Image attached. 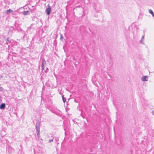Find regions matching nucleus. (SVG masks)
<instances>
[{"mask_svg":"<svg viewBox=\"0 0 154 154\" xmlns=\"http://www.w3.org/2000/svg\"><path fill=\"white\" fill-rule=\"evenodd\" d=\"M51 11V7L48 4L45 10V12L46 13L47 15H49L50 14Z\"/></svg>","mask_w":154,"mask_h":154,"instance_id":"nucleus-1","label":"nucleus"},{"mask_svg":"<svg viewBox=\"0 0 154 154\" xmlns=\"http://www.w3.org/2000/svg\"><path fill=\"white\" fill-rule=\"evenodd\" d=\"M42 71H43L46 65V62L44 58H43L42 60Z\"/></svg>","mask_w":154,"mask_h":154,"instance_id":"nucleus-2","label":"nucleus"},{"mask_svg":"<svg viewBox=\"0 0 154 154\" xmlns=\"http://www.w3.org/2000/svg\"><path fill=\"white\" fill-rule=\"evenodd\" d=\"M35 128L36 130V132H40V123L37 122L35 125Z\"/></svg>","mask_w":154,"mask_h":154,"instance_id":"nucleus-3","label":"nucleus"},{"mask_svg":"<svg viewBox=\"0 0 154 154\" xmlns=\"http://www.w3.org/2000/svg\"><path fill=\"white\" fill-rule=\"evenodd\" d=\"M11 42V40H9V38H7L6 39L5 44L8 45V49H9L10 48V45H9V44H10Z\"/></svg>","mask_w":154,"mask_h":154,"instance_id":"nucleus-4","label":"nucleus"},{"mask_svg":"<svg viewBox=\"0 0 154 154\" xmlns=\"http://www.w3.org/2000/svg\"><path fill=\"white\" fill-rule=\"evenodd\" d=\"M6 150L8 151V152L10 153H11L13 152L14 151V149L10 147H8V149H6Z\"/></svg>","mask_w":154,"mask_h":154,"instance_id":"nucleus-5","label":"nucleus"},{"mask_svg":"<svg viewBox=\"0 0 154 154\" xmlns=\"http://www.w3.org/2000/svg\"><path fill=\"white\" fill-rule=\"evenodd\" d=\"M15 26L17 30H18L19 32L22 31V29L20 28V27L19 26V24L16 22H15Z\"/></svg>","mask_w":154,"mask_h":154,"instance_id":"nucleus-6","label":"nucleus"},{"mask_svg":"<svg viewBox=\"0 0 154 154\" xmlns=\"http://www.w3.org/2000/svg\"><path fill=\"white\" fill-rule=\"evenodd\" d=\"M148 78V77L147 76H143L141 80L143 81H147L148 80L147 79Z\"/></svg>","mask_w":154,"mask_h":154,"instance_id":"nucleus-7","label":"nucleus"},{"mask_svg":"<svg viewBox=\"0 0 154 154\" xmlns=\"http://www.w3.org/2000/svg\"><path fill=\"white\" fill-rule=\"evenodd\" d=\"M98 5H94V8L96 10V12H98L100 11V7H98V8H97V7L98 6Z\"/></svg>","mask_w":154,"mask_h":154,"instance_id":"nucleus-8","label":"nucleus"},{"mask_svg":"<svg viewBox=\"0 0 154 154\" xmlns=\"http://www.w3.org/2000/svg\"><path fill=\"white\" fill-rule=\"evenodd\" d=\"M5 107V103H3L1 104L0 106V108L1 109H4Z\"/></svg>","mask_w":154,"mask_h":154,"instance_id":"nucleus-9","label":"nucleus"},{"mask_svg":"<svg viewBox=\"0 0 154 154\" xmlns=\"http://www.w3.org/2000/svg\"><path fill=\"white\" fill-rule=\"evenodd\" d=\"M13 12V11L11 9H9L7 10L6 13L7 14H9L11 13H12Z\"/></svg>","mask_w":154,"mask_h":154,"instance_id":"nucleus-10","label":"nucleus"},{"mask_svg":"<svg viewBox=\"0 0 154 154\" xmlns=\"http://www.w3.org/2000/svg\"><path fill=\"white\" fill-rule=\"evenodd\" d=\"M149 12L152 15L153 17H154V13L151 10L149 9Z\"/></svg>","mask_w":154,"mask_h":154,"instance_id":"nucleus-11","label":"nucleus"},{"mask_svg":"<svg viewBox=\"0 0 154 154\" xmlns=\"http://www.w3.org/2000/svg\"><path fill=\"white\" fill-rule=\"evenodd\" d=\"M29 13V11H24L23 12V14L24 15H26L28 14V13Z\"/></svg>","mask_w":154,"mask_h":154,"instance_id":"nucleus-12","label":"nucleus"},{"mask_svg":"<svg viewBox=\"0 0 154 154\" xmlns=\"http://www.w3.org/2000/svg\"><path fill=\"white\" fill-rule=\"evenodd\" d=\"M62 98L63 102L65 103L66 101V99L64 98V95L62 96Z\"/></svg>","mask_w":154,"mask_h":154,"instance_id":"nucleus-13","label":"nucleus"},{"mask_svg":"<svg viewBox=\"0 0 154 154\" xmlns=\"http://www.w3.org/2000/svg\"><path fill=\"white\" fill-rule=\"evenodd\" d=\"M55 138V141L57 143V141H59V138L58 137H55L54 138Z\"/></svg>","mask_w":154,"mask_h":154,"instance_id":"nucleus-14","label":"nucleus"},{"mask_svg":"<svg viewBox=\"0 0 154 154\" xmlns=\"http://www.w3.org/2000/svg\"><path fill=\"white\" fill-rule=\"evenodd\" d=\"M37 135L38 137V139H39L40 137V132H36Z\"/></svg>","mask_w":154,"mask_h":154,"instance_id":"nucleus-15","label":"nucleus"},{"mask_svg":"<svg viewBox=\"0 0 154 154\" xmlns=\"http://www.w3.org/2000/svg\"><path fill=\"white\" fill-rule=\"evenodd\" d=\"M54 139V137H53L52 139H51L49 140L48 143H50L52 142H53V139Z\"/></svg>","mask_w":154,"mask_h":154,"instance_id":"nucleus-16","label":"nucleus"},{"mask_svg":"<svg viewBox=\"0 0 154 154\" xmlns=\"http://www.w3.org/2000/svg\"><path fill=\"white\" fill-rule=\"evenodd\" d=\"M60 39L61 40H63V35H62L61 34L60 35Z\"/></svg>","mask_w":154,"mask_h":154,"instance_id":"nucleus-17","label":"nucleus"},{"mask_svg":"<svg viewBox=\"0 0 154 154\" xmlns=\"http://www.w3.org/2000/svg\"><path fill=\"white\" fill-rule=\"evenodd\" d=\"M144 36H145V35H144H144H143L142 36V37H141V39H143L144 38Z\"/></svg>","mask_w":154,"mask_h":154,"instance_id":"nucleus-18","label":"nucleus"},{"mask_svg":"<svg viewBox=\"0 0 154 154\" xmlns=\"http://www.w3.org/2000/svg\"><path fill=\"white\" fill-rule=\"evenodd\" d=\"M1 85L0 84V86ZM3 88L2 87H0V91H2V90Z\"/></svg>","mask_w":154,"mask_h":154,"instance_id":"nucleus-19","label":"nucleus"},{"mask_svg":"<svg viewBox=\"0 0 154 154\" xmlns=\"http://www.w3.org/2000/svg\"><path fill=\"white\" fill-rule=\"evenodd\" d=\"M143 39H141V40L140 41V43H143Z\"/></svg>","mask_w":154,"mask_h":154,"instance_id":"nucleus-20","label":"nucleus"},{"mask_svg":"<svg viewBox=\"0 0 154 154\" xmlns=\"http://www.w3.org/2000/svg\"><path fill=\"white\" fill-rule=\"evenodd\" d=\"M152 114L154 115V110L152 112Z\"/></svg>","mask_w":154,"mask_h":154,"instance_id":"nucleus-21","label":"nucleus"},{"mask_svg":"<svg viewBox=\"0 0 154 154\" xmlns=\"http://www.w3.org/2000/svg\"><path fill=\"white\" fill-rule=\"evenodd\" d=\"M48 68H46V70L47 71H48Z\"/></svg>","mask_w":154,"mask_h":154,"instance_id":"nucleus-22","label":"nucleus"},{"mask_svg":"<svg viewBox=\"0 0 154 154\" xmlns=\"http://www.w3.org/2000/svg\"><path fill=\"white\" fill-rule=\"evenodd\" d=\"M82 27H83V28H84V26H81Z\"/></svg>","mask_w":154,"mask_h":154,"instance_id":"nucleus-23","label":"nucleus"}]
</instances>
